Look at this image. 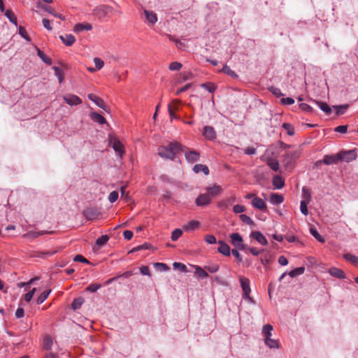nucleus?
<instances>
[{
  "instance_id": "680f3d73",
  "label": "nucleus",
  "mask_w": 358,
  "mask_h": 358,
  "mask_svg": "<svg viewBox=\"0 0 358 358\" xmlns=\"http://www.w3.org/2000/svg\"><path fill=\"white\" fill-rule=\"evenodd\" d=\"M240 218L243 222L246 223L249 225H252L254 224L253 220L246 215H244V214L241 215Z\"/></svg>"
},
{
  "instance_id": "a211bd4d",
  "label": "nucleus",
  "mask_w": 358,
  "mask_h": 358,
  "mask_svg": "<svg viewBox=\"0 0 358 358\" xmlns=\"http://www.w3.org/2000/svg\"><path fill=\"white\" fill-rule=\"evenodd\" d=\"M218 243L220 245L217 248L218 252L225 256H229L231 252L230 247L227 243L221 241H220Z\"/></svg>"
},
{
  "instance_id": "ddd939ff",
  "label": "nucleus",
  "mask_w": 358,
  "mask_h": 358,
  "mask_svg": "<svg viewBox=\"0 0 358 358\" xmlns=\"http://www.w3.org/2000/svg\"><path fill=\"white\" fill-rule=\"evenodd\" d=\"M250 237L255 239L262 245H266L268 244V241L265 236L259 231H252L250 234Z\"/></svg>"
},
{
  "instance_id": "cd10ccee",
  "label": "nucleus",
  "mask_w": 358,
  "mask_h": 358,
  "mask_svg": "<svg viewBox=\"0 0 358 358\" xmlns=\"http://www.w3.org/2000/svg\"><path fill=\"white\" fill-rule=\"evenodd\" d=\"M313 102H315L327 115H329L331 113V109L327 103L318 101H313Z\"/></svg>"
},
{
  "instance_id": "6e6d98bb",
  "label": "nucleus",
  "mask_w": 358,
  "mask_h": 358,
  "mask_svg": "<svg viewBox=\"0 0 358 358\" xmlns=\"http://www.w3.org/2000/svg\"><path fill=\"white\" fill-rule=\"evenodd\" d=\"M101 287V285L100 284H97V283H92V284H90L89 286H87L86 287V291L87 292H96L100 287Z\"/></svg>"
},
{
  "instance_id": "6e6552de",
  "label": "nucleus",
  "mask_w": 358,
  "mask_h": 358,
  "mask_svg": "<svg viewBox=\"0 0 358 358\" xmlns=\"http://www.w3.org/2000/svg\"><path fill=\"white\" fill-rule=\"evenodd\" d=\"M340 161L350 162L355 160L357 155L355 150L342 151L338 152Z\"/></svg>"
},
{
  "instance_id": "8fccbe9b",
  "label": "nucleus",
  "mask_w": 358,
  "mask_h": 358,
  "mask_svg": "<svg viewBox=\"0 0 358 358\" xmlns=\"http://www.w3.org/2000/svg\"><path fill=\"white\" fill-rule=\"evenodd\" d=\"M182 234V231L180 229H176L171 234V240L173 241H177Z\"/></svg>"
},
{
  "instance_id": "58836bf2",
  "label": "nucleus",
  "mask_w": 358,
  "mask_h": 358,
  "mask_svg": "<svg viewBox=\"0 0 358 358\" xmlns=\"http://www.w3.org/2000/svg\"><path fill=\"white\" fill-rule=\"evenodd\" d=\"M310 232L318 241L320 243H324V238L318 233L316 228L310 227Z\"/></svg>"
},
{
  "instance_id": "393cba45",
  "label": "nucleus",
  "mask_w": 358,
  "mask_h": 358,
  "mask_svg": "<svg viewBox=\"0 0 358 358\" xmlns=\"http://www.w3.org/2000/svg\"><path fill=\"white\" fill-rule=\"evenodd\" d=\"M146 20L152 24H154L157 21V17L153 11L144 10Z\"/></svg>"
},
{
  "instance_id": "3c124183",
  "label": "nucleus",
  "mask_w": 358,
  "mask_h": 358,
  "mask_svg": "<svg viewBox=\"0 0 358 358\" xmlns=\"http://www.w3.org/2000/svg\"><path fill=\"white\" fill-rule=\"evenodd\" d=\"M282 127L287 131V133L289 136H292L294 134V128L291 124L283 123Z\"/></svg>"
},
{
  "instance_id": "dca6fc26",
  "label": "nucleus",
  "mask_w": 358,
  "mask_h": 358,
  "mask_svg": "<svg viewBox=\"0 0 358 358\" xmlns=\"http://www.w3.org/2000/svg\"><path fill=\"white\" fill-rule=\"evenodd\" d=\"M99 215L97 210L94 208H87L84 211V215L88 220H95Z\"/></svg>"
},
{
  "instance_id": "37998d69",
  "label": "nucleus",
  "mask_w": 358,
  "mask_h": 358,
  "mask_svg": "<svg viewBox=\"0 0 358 358\" xmlns=\"http://www.w3.org/2000/svg\"><path fill=\"white\" fill-rule=\"evenodd\" d=\"M53 70L55 71V75L58 78L59 83H61L64 80V72L62 69L59 67L54 66Z\"/></svg>"
},
{
  "instance_id": "0e129e2a",
  "label": "nucleus",
  "mask_w": 358,
  "mask_h": 358,
  "mask_svg": "<svg viewBox=\"0 0 358 358\" xmlns=\"http://www.w3.org/2000/svg\"><path fill=\"white\" fill-rule=\"evenodd\" d=\"M118 199V192L116 191H113L110 193L108 196V200L110 203H114Z\"/></svg>"
},
{
  "instance_id": "603ef678",
  "label": "nucleus",
  "mask_w": 358,
  "mask_h": 358,
  "mask_svg": "<svg viewBox=\"0 0 358 358\" xmlns=\"http://www.w3.org/2000/svg\"><path fill=\"white\" fill-rule=\"evenodd\" d=\"M267 164L269 166V167L275 171L279 169V163L275 159H271L268 162Z\"/></svg>"
},
{
  "instance_id": "39448f33",
  "label": "nucleus",
  "mask_w": 358,
  "mask_h": 358,
  "mask_svg": "<svg viewBox=\"0 0 358 358\" xmlns=\"http://www.w3.org/2000/svg\"><path fill=\"white\" fill-rule=\"evenodd\" d=\"M112 11V7L106 5H101L94 9L93 13L99 19H102L106 17Z\"/></svg>"
},
{
  "instance_id": "bf43d9fd",
  "label": "nucleus",
  "mask_w": 358,
  "mask_h": 358,
  "mask_svg": "<svg viewBox=\"0 0 358 358\" xmlns=\"http://www.w3.org/2000/svg\"><path fill=\"white\" fill-rule=\"evenodd\" d=\"M94 62L96 66L95 69L96 70H100L104 65L103 61L99 57H95L94 59Z\"/></svg>"
},
{
  "instance_id": "9b49d317",
  "label": "nucleus",
  "mask_w": 358,
  "mask_h": 358,
  "mask_svg": "<svg viewBox=\"0 0 358 358\" xmlns=\"http://www.w3.org/2000/svg\"><path fill=\"white\" fill-rule=\"evenodd\" d=\"M65 102L70 106H77L82 103V100L76 95L66 94L63 96Z\"/></svg>"
},
{
  "instance_id": "09e8293b",
  "label": "nucleus",
  "mask_w": 358,
  "mask_h": 358,
  "mask_svg": "<svg viewBox=\"0 0 358 358\" xmlns=\"http://www.w3.org/2000/svg\"><path fill=\"white\" fill-rule=\"evenodd\" d=\"M222 71L231 77H234V78H236L238 77V76L236 75V73L232 71L229 66H228L227 65H224L222 69Z\"/></svg>"
},
{
  "instance_id": "13d9d810",
  "label": "nucleus",
  "mask_w": 358,
  "mask_h": 358,
  "mask_svg": "<svg viewBox=\"0 0 358 358\" xmlns=\"http://www.w3.org/2000/svg\"><path fill=\"white\" fill-rule=\"evenodd\" d=\"M180 101L179 99H173L168 106V107L171 106V110L176 111L178 109L179 105L180 103Z\"/></svg>"
},
{
  "instance_id": "79ce46f5",
  "label": "nucleus",
  "mask_w": 358,
  "mask_h": 358,
  "mask_svg": "<svg viewBox=\"0 0 358 358\" xmlns=\"http://www.w3.org/2000/svg\"><path fill=\"white\" fill-rule=\"evenodd\" d=\"M51 292V289L45 290L43 292L38 298L36 300V302L38 304H41L44 302V301L48 298L50 293Z\"/></svg>"
},
{
  "instance_id": "4d7b16f0",
  "label": "nucleus",
  "mask_w": 358,
  "mask_h": 358,
  "mask_svg": "<svg viewBox=\"0 0 358 358\" xmlns=\"http://www.w3.org/2000/svg\"><path fill=\"white\" fill-rule=\"evenodd\" d=\"M308 203L307 201H301L300 203V210L301 213H303L304 215H307L308 214Z\"/></svg>"
},
{
  "instance_id": "7ed1b4c3",
  "label": "nucleus",
  "mask_w": 358,
  "mask_h": 358,
  "mask_svg": "<svg viewBox=\"0 0 358 358\" xmlns=\"http://www.w3.org/2000/svg\"><path fill=\"white\" fill-rule=\"evenodd\" d=\"M109 145L118 154L119 157L122 158L125 152L122 143L116 137L110 136Z\"/></svg>"
},
{
  "instance_id": "4be33fe9",
  "label": "nucleus",
  "mask_w": 358,
  "mask_h": 358,
  "mask_svg": "<svg viewBox=\"0 0 358 358\" xmlns=\"http://www.w3.org/2000/svg\"><path fill=\"white\" fill-rule=\"evenodd\" d=\"M284 197L278 193H272L270 196V202L273 205H278L282 203Z\"/></svg>"
},
{
  "instance_id": "c9c22d12",
  "label": "nucleus",
  "mask_w": 358,
  "mask_h": 358,
  "mask_svg": "<svg viewBox=\"0 0 358 358\" xmlns=\"http://www.w3.org/2000/svg\"><path fill=\"white\" fill-rule=\"evenodd\" d=\"M37 55L47 64L50 65L52 64L51 59L46 56L45 53L40 49H37Z\"/></svg>"
},
{
  "instance_id": "c756f323",
  "label": "nucleus",
  "mask_w": 358,
  "mask_h": 358,
  "mask_svg": "<svg viewBox=\"0 0 358 358\" xmlns=\"http://www.w3.org/2000/svg\"><path fill=\"white\" fill-rule=\"evenodd\" d=\"M42 8L48 12L50 14H51L52 15L56 17H58L59 19H61L62 20H65V17L64 16H63L62 14H59V13H57L53 8H52L50 6H42Z\"/></svg>"
},
{
  "instance_id": "f03ea898",
  "label": "nucleus",
  "mask_w": 358,
  "mask_h": 358,
  "mask_svg": "<svg viewBox=\"0 0 358 358\" xmlns=\"http://www.w3.org/2000/svg\"><path fill=\"white\" fill-rule=\"evenodd\" d=\"M301 151L299 149L286 151L284 155L283 164L287 170H292L295 160L301 156Z\"/></svg>"
},
{
  "instance_id": "f704fd0d",
  "label": "nucleus",
  "mask_w": 358,
  "mask_h": 358,
  "mask_svg": "<svg viewBox=\"0 0 358 358\" xmlns=\"http://www.w3.org/2000/svg\"><path fill=\"white\" fill-rule=\"evenodd\" d=\"M52 345V340L50 336H45L43 338V348L48 350L51 349Z\"/></svg>"
},
{
  "instance_id": "20e7f679",
  "label": "nucleus",
  "mask_w": 358,
  "mask_h": 358,
  "mask_svg": "<svg viewBox=\"0 0 358 358\" xmlns=\"http://www.w3.org/2000/svg\"><path fill=\"white\" fill-rule=\"evenodd\" d=\"M231 244L238 250H244L247 246L243 244V239L238 233H233L230 235Z\"/></svg>"
},
{
  "instance_id": "052dcab7",
  "label": "nucleus",
  "mask_w": 358,
  "mask_h": 358,
  "mask_svg": "<svg viewBox=\"0 0 358 358\" xmlns=\"http://www.w3.org/2000/svg\"><path fill=\"white\" fill-rule=\"evenodd\" d=\"M269 91L272 92L273 94H274L277 97L282 96L284 94L281 92V90L275 87H269Z\"/></svg>"
},
{
  "instance_id": "f257e3e1",
  "label": "nucleus",
  "mask_w": 358,
  "mask_h": 358,
  "mask_svg": "<svg viewBox=\"0 0 358 358\" xmlns=\"http://www.w3.org/2000/svg\"><path fill=\"white\" fill-rule=\"evenodd\" d=\"M185 146L178 142H171L168 145L159 146L158 155L164 159L174 160L177 153L184 151Z\"/></svg>"
},
{
  "instance_id": "0eeeda50",
  "label": "nucleus",
  "mask_w": 358,
  "mask_h": 358,
  "mask_svg": "<svg viewBox=\"0 0 358 358\" xmlns=\"http://www.w3.org/2000/svg\"><path fill=\"white\" fill-rule=\"evenodd\" d=\"M239 280L241 282V288L243 291L244 297L248 299L249 300H251V298L250 297V293L251 292V289L250 287L249 279L245 277H240Z\"/></svg>"
},
{
  "instance_id": "69168bd1",
  "label": "nucleus",
  "mask_w": 358,
  "mask_h": 358,
  "mask_svg": "<svg viewBox=\"0 0 358 358\" xmlns=\"http://www.w3.org/2000/svg\"><path fill=\"white\" fill-rule=\"evenodd\" d=\"M280 103L282 105H292L294 103V100L291 97L282 98Z\"/></svg>"
},
{
  "instance_id": "de8ad7c7",
  "label": "nucleus",
  "mask_w": 358,
  "mask_h": 358,
  "mask_svg": "<svg viewBox=\"0 0 358 358\" xmlns=\"http://www.w3.org/2000/svg\"><path fill=\"white\" fill-rule=\"evenodd\" d=\"M348 107V104L334 106L336 109V115H338L344 114Z\"/></svg>"
},
{
  "instance_id": "5fc2aeb1",
  "label": "nucleus",
  "mask_w": 358,
  "mask_h": 358,
  "mask_svg": "<svg viewBox=\"0 0 358 358\" xmlns=\"http://www.w3.org/2000/svg\"><path fill=\"white\" fill-rule=\"evenodd\" d=\"M205 269L210 273H215L219 270V265L217 264H213L205 266Z\"/></svg>"
},
{
  "instance_id": "49530a36",
  "label": "nucleus",
  "mask_w": 358,
  "mask_h": 358,
  "mask_svg": "<svg viewBox=\"0 0 358 358\" xmlns=\"http://www.w3.org/2000/svg\"><path fill=\"white\" fill-rule=\"evenodd\" d=\"M173 268L178 269L184 273L188 272L187 266L184 264L180 262H174L173 264Z\"/></svg>"
},
{
  "instance_id": "412c9836",
  "label": "nucleus",
  "mask_w": 358,
  "mask_h": 358,
  "mask_svg": "<svg viewBox=\"0 0 358 358\" xmlns=\"http://www.w3.org/2000/svg\"><path fill=\"white\" fill-rule=\"evenodd\" d=\"M62 42L67 46L72 45L76 41V38L72 34H65L59 36Z\"/></svg>"
},
{
  "instance_id": "6ab92c4d",
  "label": "nucleus",
  "mask_w": 358,
  "mask_h": 358,
  "mask_svg": "<svg viewBox=\"0 0 358 358\" xmlns=\"http://www.w3.org/2000/svg\"><path fill=\"white\" fill-rule=\"evenodd\" d=\"M200 222L196 220H192L188 222L183 226V229L185 231H192L199 228Z\"/></svg>"
},
{
  "instance_id": "bb28decb",
  "label": "nucleus",
  "mask_w": 358,
  "mask_h": 358,
  "mask_svg": "<svg viewBox=\"0 0 358 358\" xmlns=\"http://www.w3.org/2000/svg\"><path fill=\"white\" fill-rule=\"evenodd\" d=\"M193 171L196 173L199 172H203L205 175L209 174V169L208 166L201 164H197L194 165Z\"/></svg>"
},
{
  "instance_id": "4c0bfd02",
  "label": "nucleus",
  "mask_w": 358,
  "mask_h": 358,
  "mask_svg": "<svg viewBox=\"0 0 358 358\" xmlns=\"http://www.w3.org/2000/svg\"><path fill=\"white\" fill-rule=\"evenodd\" d=\"M343 257L347 260L350 262L355 266H358V257L351 255V254H345Z\"/></svg>"
},
{
  "instance_id": "a878e982",
  "label": "nucleus",
  "mask_w": 358,
  "mask_h": 358,
  "mask_svg": "<svg viewBox=\"0 0 358 358\" xmlns=\"http://www.w3.org/2000/svg\"><path fill=\"white\" fill-rule=\"evenodd\" d=\"M90 116L93 121L98 122L101 124L106 123V119L101 115L97 113L92 112L90 113Z\"/></svg>"
},
{
  "instance_id": "2f4dec72",
  "label": "nucleus",
  "mask_w": 358,
  "mask_h": 358,
  "mask_svg": "<svg viewBox=\"0 0 358 358\" xmlns=\"http://www.w3.org/2000/svg\"><path fill=\"white\" fill-rule=\"evenodd\" d=\"M195 274L197 275L199 277L201 278H206L208 277V273L206 271V270L204 268H202L201 267L199 266H195Z\"/></svg>"
},
{
  "instance_id": "423d86ee",
  "label": "nucleus",
  "mask_w": 358,
  "mask_h": 358,
  "mask_svg": "<svg viewBox=\"0 0 358 358\" xmlns=\"http://www.w3.org/2000/svg\"><path fill=\"white\" fill-rule=\"evenodd\" d=\"M340 162L338 153L335 155H325L323 160L317 161L315 166H318L321 163H324L327 165L336 164Z\"/></svg>"
},
{
  "instance_id": "72a5a7b5",
  "label": "nucleus",
  "mask_w": 358,
  "mask_h": 358,
  "mask_svg": "<svg viewBox=\"0 0 358 358\" xmlns=\"http://www.w3.org/2000/svg\"><path fill=\"white\" fill-rule=\"evenodd\" d=\"M273 329V328L272 325L269 324H265L262 328V334L265 336V338L271 336Z\"/></svg>"
},
{
  "instance_id": "864d4df0",
  "label": "nucleus",
  "mask_w": 358,
  "mask_h": 358,
  "mask_svg": "<svg viewBox=\"0 0 358 358\" xmlns=\"http://www.w3.org/2000/svg\"><path fill=\"white\" fill-rule=\"evenodd\" d=\"M181 63L178 62H173L169 64V69L171 71H179L182 68Z\"/></svg>"
},
{
  "instance_id": "a18cd8bd",
  "label": "nucleus",
  "mask_w": 358,
  "mask_h": 358,
  "mask_svg": "<svg viewBox=\"0 0 358 358\" xmlns=\"http://www.w3.org/2000/svg\"><path fill=\"white\" fill-rule=\"evenodd\" d=\"M201 87L210 93H213L216 90V86L212 83H203L201 85Z\"/></svg>"
},
{
  "instance_id": "c03bdc74",
  "label": "nucleus",
  "mask_w": 358,
  "mask_h": 358,
  "mask_svg": "<svg viewBox=\"0 0 358 358\" xmlns=\"http://www.w3.org/2000/svg\"><path fill=\"white\" fill-rule=\"evenodd\" d=\"M84 302V299L81 297L75 299L71 304V307L73 310H77L80 308Z\"/></svg>"
},
{
  "instance_id": "4468645a",
  "label": "nucleus",
  "mask_w": 358,
  "mask_h": 358,
  "mask_svg": "<svg viewBox=\"0 0 358 358\" xmlns=\"http://www.w3.org/2000/svg\"><path fill=\"white\" fill-rule=\"evenodd\" d=\"M185 156L186 160L189 163H194L199 159V154L195 150H189L185 152Z\"/></svg>"
},
{
  "instance_id": "2eb2a0df",
  "label": "nucleus",
  "mask_w": 358,
  "mask_h": 358,
  "mask_svg": "<svg viewBox=\"0 0 358 358\" xmlns=\"http://www.w3.org/2000/svg\"><path fill=\"white\" fill-rule=\"evenodd\" d=\"M252 205L255 208H256L259 210H264V211L266 210V208H267L266 204L264 201V200L257 196H254V198L252 201Z\"/></svg>"
},
{
  "instance_id": "5701e85b",
  "label": "nucleus",
  "mask_w": 358,
  "mask_h": 358,
  "mask_svg": "<svg viewBox=\"0 0 358 358\" xmlns=\"http://www.w3.org/2000/svg\"><path fill=\"white\" fill-rule=\"evenodd\" d=\"M329 273L331 275L339 279H343L345 278L344 272L342 270L337 268L336 267H332L329 268Z\"/></svg>"
},
{
  "instance_id": "e2e57ef3",
  "label": "nucleus",
  "mask_w": 358,
  "mask_h": 358,
  "mask_svg": "<svg viewBox=\"0 0 358 358\" xmlns=\"http://www.w3.org/2000/svg\"><path fill=\"white\" fill-rule=\"evenodd\" d=\"M36 288H33L30 292L24 294V299L27 302H29L32 299L33 296L36 292Z\"/></svg>"
},
{
  "instance_id": "e433bc0d",
  "label": "nucleus",
  "mask_w": 358,
  "mask_h": 358,
  "mask_svg": "<svg viewBox=\"0 0 358 358\" xmlns=\"http://www.w3.org/2000/svg\"><path fill=\"white\" fill-rule=\"evenodd\" d=\"M304 271H305V268L301 266V267H298V268L291 271L288 274L291 278H294L297 275L303 274L304 273Z\"/></svg>"
},
{
  "instance_id": "473e14b6",
  "label": "nucleus",
  "mask_w": 358,
  "mask_h": 358,
  "mask_svg": "<svg viewBox=\"0 0 358 358\" xmlns=\"http://www.w3.org/2000/svg\"><path fill=\"white\" fill-rule=\"evenodd\" d=\"M302 196L304 199L302 201H307L308 203H310L311 200L310 190L308 188L303 187L302 188Z\"/></svg>"
},
{
  "instance_id": "1a4fd4ad",
  "label": "nucleus",
  "mask_w": 358,
  "mask_h": 358,
  "mask_svg": "<svg viewBox=\"0 0 358 358\" xmlns=\"http://www.w3.org/2000/svg\"><path fill=\"white\" fill-rule=\"evenodd\" d=\"M212 199L208 194H200L195 201L196 206H205L211 203Z\"/></svg>"
},
{
  "instance_id": "aec40b11",
  "label": "nucleus",
  "mask_w": 358,
  "mask_h": 358,
  "mask_svg": "<svg viewBox=\"0 0 358 358\" xmlns=\"http://www.w3.org/2000/svg\"><path fill=\"white\" fill-rule=\"evenodd\" d=\"M208 194L211 196H216L222 192V188L220 185H214L213 187H206Z\"/></svg>"
},
{
  "instance_id": "774afa93",
  "label": "nucleus",
  "mask_w": 358,
  "mask_h": 358,
  "mask_svg": "<svg viewBox=\"0 0 358 358\" xmlns=\"http://www.w3.org/2000/svg\"><path fill=\"white\" fill-rule=\"evenodd\" d=\"M155 266L157 269L160 271H166L169 270V267L167 266V265L164 263H156Z\"/></svg>"
},
{
  "instance_id": "c85d7f7f",
  "label": "nucleus",
  "mask_w": 358,
  "mask_h": 358,
  "mask_svg": "<svg viewBox=\"0 0 358 358\" xmlns=\"http://www.w3.org/2000/svg\"><path fill=\"white\" fill-rule=\"evenodd\" d=\"M273 185L276 189H281L285 185V182L282 177L276 176L273 178Z\"/></svg>"
},
{
  "instance_id": "b1692460",
  "label": "nucleus",
  "mask_w": 358,
  "mask_h": 358,
  "mask_svg": "<svg viewBox=\"0 0 358 358\" xmlns=\"http://www.w3.org/2000/svg\"><path fill=\"white\" fill-rule=\"evenodd\" d=\"M234 201V198H227L218 201L217 206L218 208H220L222 209H226L229 208Z\"/></svg>"
},
{
  "instance_id": "f3484780",
  "label": "nucleus",
  "mask_w": 358,
  "mask_h": 358,
  "mask_svg": "<svg viewBox=\"0 0 358 358\" xmlns=\"http://www.w3.org/2000/svg\"><path fill=\"white\" fill-rule=\"evenodd\" d=\"M92 29V26L91 24L90 23H78V24H76L74 27V29H73V31L76 32V33H80V32H82L85 30L86 31H90Z\"/></svg>"
},
{
  "instance_id": "7c9ffc66",
  "label": "nucleus",
  "mask_w": 358,
  "mask_h": 358,
  "mask_svg": "<svg viewBox=\"0 0 358 358\" xmlns=\"http://www.w3.org/2000/svg\"><path fill=\"white\" fill-rule=\"evenodd\" d=\"M265 344L270 348H278V343L276 340L272 339L271 336L264 338Z\"/></svg>"
},
{
  "instance_id": "338daca9",
  "label": "nucleus",
  "mask_w": 358,
  "mask_h": 358,
  "mask_svg": "<svg viewBox=\"0 0 358 358\" xmlns=\"http://www.w3.org/2000/svg\"><path fill=\"white\" fill-rule=\"evenodd\" d=\"M334 131L336 132L345 134L348 131V126L347 125L338 126L334 129Z\"/></svg>"
},
{
  "instance_id": "ea45409f",
  "label": "nucleus",
  "mask_w": 358,
  "mask_h": 358,
  "mask_svg": "<svg viewBox=\"0 0 358 358\" xmlns=\"http://www.w3.org/2000/svg\"><path fill=\"white\" fill-rule=\"evenodd\" d=\"M5 15L9 19L10 22L14 24L15 26L17 25V17L11 10L8 9L5 12Z\"/></svg>"
},
{
  "instance_id": "9d476101",
  "label": "nucleus",
  "mask_w": 358,
  "mask_h": 358,
  "mask_svg": "<svg viewBox=\"0 0 358 358\" xmlns=\"http://www.w3.org/2000/svg\"><path fill=\"white\" fill-rule=\"evenodd\" d=\"M87 96L88 99L92 101L97 106L103 109L106 111H108L107 105L102 99H101L100 97L97 96L94 94H89Z\"/></svg>"
},
{
  "instance_id": "a19ab883",
  "label": "nucleus",
  "mask_w": 358,
  "mask_h": 358,
  "mask_svg": "<svg viewBox=\"0 0 358 358\" xmlns=\"http://www.w3.org/2000/svg\"><path fill=\"white\" fill-rule=\"evenodd\" d=\"M109 240L108 235H102L96 241V245L99 247L104 245Z\"/></svg>"
},
{
  "instance_id": "f8f14e48",
  "label": "nucleus",
  "mask_w": 358,
  "mask_h": 358,
  "mask_svg": "<svg viewBox=\"0 0 358 358\" xmlns=\"http://www.w3.org/2000/svg\"><path fill=\"white\" fill-rule=\"evenodd\" d=\"M203 135L207 140L209 141L215 139L217 136L215 129L210 126H206L203 127Z\"/></svg>"
}]
</instances>
